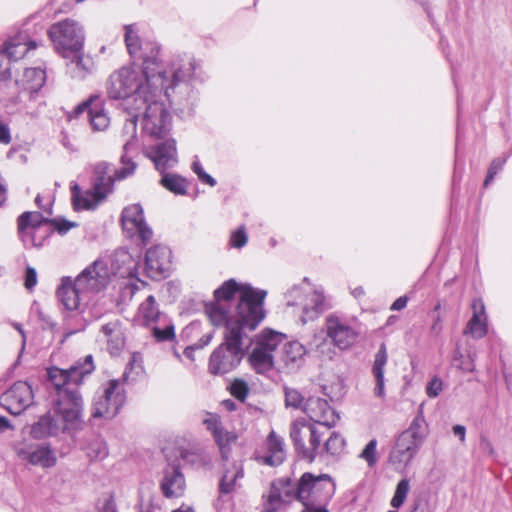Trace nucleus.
Listing matches in <instances>:
<instances>
[{
    "label": "nucleus",
    "mask_w": 512,
    "mask_h": 512,
    "mask_svg": "<svg viewBox=\"0 0 512 512\" xmlns=\"http://www.w3.org/2000/svg\"><path fill=\"white\" fill-rule=\"evenodd\" d=\"M144 154L153 161L155 168L162 174L160 183L163 187L177 195L187 193L188 183L185 178L165 172L174 167L178 161L174 139H167L164 142L148 146L145 148Z\"/></svg>",
    "instance_id": "nucleus-8"
},
{
    "label": "nucleus",
    "mask_w": 512,
    "mask_h": 512,
    "mask_svg": "<svg viewBox=\"0 0 512 512\" xmlns=\"http://www.w3.org/2000/svg\"><path fill=\"white\" fill-rule=\"evenodd\" d=\"M472 309L473 315L467 323L464 334L481 339L488 333V318L483 300L475 298L472 302Z\"/></svg>",
    "instance_id": "nucleus-29"
},
{
    "label": "nucleus",
    "mask_w": 512,
    "mask_h": 512,
    "mask_svg": "<svg viewBox=\"0 0 512 512\" xmlns=\"http://www.w3.org/2000/svg\"><path fill=\"white\" fill-rule=\"evenodd\" d=\"M160 45L152 44L151 55L145 54L144 68L148 79L161 87L170 105L181 112H190L196 102L192 83L201 78V64L192 55L177 54L166 64L159 60Z\"/></svg>",
    "instance_id": "nucleus-1"
},
{
    "label": "nucleus",
    "mask_w": 512,
    "mask_h": 512,
    "mask_svg": "<svg viewBox=\"0 0 512 512\" xmlns=\"http://www.w3.org/2000/svg\"><path fill=\"white\" fill-rule=\"evenodd\" d=\"M244 478V466L241 461L233 462L225 467L219 482V492L230 494L240 487L239 481Z\"/></svg>",
    "instance_id": "nucleus-35"
},
{
    "label": "nucleus",
    "mask_w": 512,
    "mask_h": 512,
    "mask_svg": "<svg viewBox=\"0 0 512 512\" xmlns=\"http://www.w3.org/2000/svg\"><path fill=\"white\" fill-rule=\"evenodd\" d=\"M11 142L10 130L0 119V143L9 144Z\"/></svg>",
    "instance_id": "nucleus-63"
},
{
    "label": "nucleus",
    "mask_w": 512,
    "mask_h": 512,
    "mask_svg": "<svg viewBox=\"0 0 512 512\" xmlns=\"http://www.w3.org/2000/svg\"><path fill=\"white\" fill-rule=\"evenodd\" d=\"M14 452L17 457L33 466L50 468L56 464V456L49 446L44 444H33L18 442L14 445Z\"/></svg>",
    "instance_id": "nucleus-19"
},
{
    "label": "nucleus",
    "mask_w": 512,
    "mask_h": 512,
    "mask_svg": "<svg viewBox=\"0 0 512 512\" xmlns=\"http://www.w3.org/2000/svg\"><path fill=\"white\" fill-rule=\"evenodd\" d=\"M48 218L40 212H24L18 217V232L25 246L40 247L49 236V230L43 231L36 239V234L42 232L43 227L49 226Z\"/></svg>",
    "instance_id": "nucleus-17"
},
{
    "label": "nucleus",
    "mask_w": 512,
    "mask_h": 512,
    "mask_svg": "<svg viewBox=\"0 0 512 512\" xmlns=\"http://www.w3.org/2000/svg\"><path fill=\"white\" fill-rule=\"evenodd\" d=\"M56 295L59 302L67 311H74L88 304V300L78 287H76L71 277H63L61 279V284L57 288Z\"/></svg>",
    "instance_id": "nucleus-28"
},
{
    "label": "nucleus",
    "mask_w": 512,
    "mask_h": 512,
    "mask_svg": "<svg viewBox=\"0 0 512 512\" xmlns=\"http://www.w3.org/2000/svg\"><path fill=\"white\" fill-rule=\"evenodd\" d=\"M279 488H281L282 496L286 502H290L293 499L298 500V487L299 481L294 482L289 478H281L275 482Z\"/></svg>",
    "instance_id": "nucleus-47"
},
{
    "label": "nucleus",
    "mask_w": 512,
    "mask_h": 512,
    "mask_svg": "<svg viewBox=\"0 0 512 512\" xmlns=\"http://www.w3.org/2000/svg\"><path fill=\"white\" fill-rule=\"evenodd\" d=\"M154 87H156L155 81L148 79L144 61L142 62V71L122 67L110 75L106 84L109 98L123 99L128 113L133 112L137 105H144L146 97Z\"/></svg>",
    "instance_id": "nucleus-6"
},
{
    "label": "nucleus",
    "mask_w": 512,
    "mask_h": 512,
    "mask_svg": "<svg viewBox=\"0 0 512 512\" xmlns=\"http://www.w3.org/2000/svg\"><path fill=\"white\" fill-rule=\"evenodd\" d=\"M85 111L88 114V120L94 131H103L109 126L110 119L103 108L102 100L99 96H91L87 101L78 105L75 109V114L79 115Z\"/></svg>",
    "instance_id": "nucleus-27"
},
{
    "label": "nucleus",
    "mask_w": 512,
    "mask_h": 512,
    "mask_svg": "<svg viewBox=\"0 0 512 512\" xmlns=\"http://www.w3.org/2000/svg\"><path fill=\"white\" fill-rule=\"evenodd\" d=\"M325 331L336 347L345 350L357 342L361 334V324L355 318L331 314L325 319Z\"/></svg>",
    "instance_id": "nucleus-13"
},
{
    "label": "nucleus",
    "mask_w": 512,
    "mask_h": 512,
    "mask_svg": "<svg viewBox=\"0 0 512 512\" xmlns=\"http://www.w3.org/2000/svg\"><path fill=\"white\" fill-rule=\"evenodd\" d=\"M409 491H410L409 480L406 478L401 479L398 482L395 492H394V495L391 499V502H390L391 506L395 509L400 508L404 504Z\"/></svg>",
    "instance_id": "nucleus-48"
},
{
    "label": "nucleus",
    "mask_w": 512,
    "mask_h": 512,
    "mask_svg": "<svg viewBox=\"0 0 512 512\" xmlns=\"http://www.w3.org/2000/svg\"><path fill=\"white\" fill-rule=\"evenodd\" d=\"M77 226V223L68 221L63 218H55L49 220V228L56 230L60 235L66 234L70 229Z\"/></svg>",
    "instance_id": "nucleus-56"
},
{
    "label": "nucleus",
    "mask_w": 512,
    "mask_h": 512,
    "mask_svg": "<svg viewBox=\"0 0 512 512\" xmlns=\"http://www.w3.org/2000/svg\"><path fill=\"white\" fill-rule=\"evenodd\" d=\"M306 353V348L300 342H285L283 343L280 360L289 371H295L303 364Z\"/></svg>",
    "instance_id": "nucleus-33"
},
{
    "label": "nucleus",
    "mask_w": 512,
    "mask_h": 512,
    "mask_svg": "<svg viewBox=\"0 0 512 512\" xmlns=\"http://www.w3.org/2000/svg\"><path fill=\"white\" fill-rule=\"evenodd\" d=\"M73 57L67 64V71L69 75L78 80L85 79L88 75L93 72L94 61L89 55L82 53H70Z\"/></svg>",
    "instance_id": "nucleus-36"
},
{
    "label": "nucleus",
    "mask_w": 512,
    "mask_h": 512,
    "mask_svg": "<svg viewBox=\"0 0 512 512\" xmlns=\"http://www.w3.org/2000/svg\"><path fill=\"white\" fill-rule=\"evenodd\" d=\"M46 80L45 70L40 67L27 68L21 79L22 87L30 92H37Z\"/></svg>",
    "instance_id": "nucleus-39"
},
{
    "label": "nucleus",
    "mask_w": 512,
    "mask_h": 512,
    "mask_svg": "<svg viewBox=\"0 0 512 512\" xmlns=\"http://www.w3.org/2000/svg\"><path fill=\"white\" fill-rule=\"evenodd\" d=\"M202 423L213 437L216 434L218 435L220 430L223 428L220 417L213 413H206Z\"/></svg>",
    "instance_id": "nucleus-51"
},
{
    "label": "nucleus",
    "mask_w": 512,
    "mask_h": 512,
    "mask_svg": "<svg viewBox=\"0 0 512 512\" xmlns=\"http://www.w3.org/2000/svg\"><path fill=\"white\" fill-rule=\"evenodd\" d=\"M126 401V394L118 379L107 382L102 391L95 395L92 404L94 418L111 419L115 417Z\"/></svg>",
    "instance_id": "nucleus-12"
},
{
    "label": "nucleus",
    "mask_w": 512,
    "mask_h": 512,
    "mask_svg": "<svg viewBox=\"0 0 512 512\" xmlns=\"http://www.w3.org/2000/svg\"><path fill=\"white\" fill-rule=\"evenodd\" d=\"M304 403V398L298 390L285 388V404L287 407L303 409Z\"/></svg>",
    "instance_id": "nucleus-50"
},
{
    "label": "nucleus",
    "mask_w": 512,
    "mask_h": 512,
    "mask_svg": "<svg viewBox=\"0 0 512 512\" xmlns=\"http://www.w3.org/2000/svg\"><path fill=\"white\" fill-rule=\"evenodd\" d=\"M151 327L152 335L158 342L171 341L175 338V327L174 324L165 318L159 323H156Z\"/></svg>",
    "instance_id": "nucleus-43"
},
{
    "label": "nucleus",
    "mask_w": 512,
    "mask_h": 512,
    "mask_svg": "<svg viewBox=\"0 0 512 512\" xmlns=\"http://www.w3.org/2000/svg\"><path fill=\"white\" fill-rule=\"evenodd\" d=\"M298 501L328 504L335 493V483L329 475L304 473L299 479Z\"/></svg>",
    "instance_id": "nucleus-14"
},
{
    "label": "nucleus",
    "mask_w": 512,
    "mask_h": 512,
    "mask_svg": "<svg viewBox=\"0 0 512 512\" xmlns=\"http://www.w3.org/2000/svg\"><path fill=\"white\" fill-rule=\"evenodd\" d=\"M111 279V271L103 261H95L85 268L74 280L76 287L89 301L90 294L98 293L105 289Z\"/></svg>",
    "instance_id": "nucleus-16"
},
{
    "label": "nucleus",
    "mask_w": 512,
    "mask_h": 512,
    "mask_svg": "<svg viewBox=\"0 0 512 512\" xmlns=\"http://www.w3.org/2000/svg\"><path fill=\"white\" fill-rule=\"evenodd\" d=\"M377 440H370L360 454V458L364 459L369 467H373L377 462L376 457Z\"/></svg>",
    "instance_id": "nucleus-53"
},
{
    "label": "nucleus",
    "mask_w": 512,
    "mask_h": 512,
    "mask_svg": "<svg viewBox=\"0 0 512 512\" xmlns=\"http://www.w3.org/2000/svg\"><path fill=\"white\" fill-rule=\"evenodd\" d=\"M245 293L250 294L246 299L249 306L259 305L264 318L263 303L267 292L256 289L249 284H238L234 279H230L215 290V303L206 306V314L211 323L220 326L227 325L230 320H235L237 323L244 325L239 307L244 301Z\"/></svg>",
    "instance_id": "nucleus-5"
},
{
    "label": "nucleus",
    "mask_w": 512,
    "mask_h": 512,
    "mask_svg": "<svg viewBox=\"0 0 512 512\" xmlns=\"http://www.w3.org/2000/svg\"><path fill=\"white\" fill-rule=\"evenodd\" d=\"M304 508L302 512H329L327 507V504H319L314 502H306V501H300Z\"/></svg>",
    "instance_id": "nucleus-61"
},
{
    "label": "nucleus",
    "mask_w": 512,
    "mask_h": 512,
    "mask_svg": "<svg viewBox=\"0 0 512 512\" xmlns=\"http://www.w3.org/2000/svg\"><path fill=\"white\" fill-rule=\"evenodd\" d=\"M165 316V314L160 312L155 297L153 295H149L139 305L138 310L134 316V322L139 326L150 327L162 321Z\"/></svg>",
    "instance_id": "nucleus-30"
},
{
    "label": "nucleus",
    "mask_w": 512,
    "mask_h": 512,
    "mask_svg": "<svg viewBox=\"0 0 512 512\" xmlns=\"http://www.w3.org/2000/svg\"><path fill=\"white\" fill-rule=\"evenodd\" d=\"M143 372L142 356L140 353H133L123 372L122 378L119 379L121 384L134 382Z\"/></svg>",
    "instance_id": "nucleus-42"
},
{
    "label": "nucleus",
    "mask_w": 512,
    "mask_h": 512,
    "mask_svg": "<svg viewBox=\"0 0 512 512\" xmlns=\"http://www.w3.org/2000/svg\"><path fill=\"white\" fill-rule=\"evenodd\" d=\"M303 412L316 424L325 428L333 427L339 417L326 399L311 396L303 406Z\"/></svg>",
    "instance_id": "nucleus-23"
},
{
    "label": "nucleus",
    "mask_w": 512,
    "mask_h": 512,
    "mask_svg": "<svg viewBox=\"0 0 512 512\" xmlns=\"http://www.w3.org/2000/svg\"><path fill=\"white\" fill-rule=\"evenodd\" d=\"M249 360L256 372L263 374L273 367L274 355L255 345Z\"/></svg>",
    "instance_id": "nucleus-40"
},
{
    "label": "nucleus",
    "mask_w": 512,
    "mask_h": 512,
    "mask_svg": "<svg viewBox=\"0 0 512 512\" xmlns=\"http://www.w3.org/2000/svg\"><path fill=\"white\" fill-rule=\"evenodd\" d=\"M125 43L131 56L140 57L142 59L145 54L151 55L152 44H157L156 42H149L143 47L133 25L125 27Z\"/></svg>",
    "instance_id": "nucleus-37"
},
{
    "label": "nucleus",
    "mask_w": 512,
    "mask_h": 512,
    "mask_svg": "<svg viewBox=\"0 0 512 512\" xmlns=\"http://www.w3.org/2000/svg\"><path fill=\"white\" fill-rule=\"evenodd\" d=\"M37 46L38 43L31 38L28 30L21 29L4 42L1 52L10 61H18L22 59L29 50L35 49Z\"/></svg>",
    "instance_id": "nucleus-25"
},
{
    "label": "nucleus",
    "mask_w": 512,
    "mask_h": 512,
    "mask_svg": "<svg viewBox=\"0 0 512 512\" xmlns=\"http://www.w3.org/2000/svg\"><path fill=\"white\" fill-rule=\"evenodd\" d=\"M100 332L107 343L109 353L111 355H117L125 344L121 321L116 319L102 325Z\"/></svg>",
    "instance_id": "nucleus-31"
},
{
    "label": "nucleus",
    "mask_w": 512,
    "mask_h": 512,
    "mask_svg": "<svg viewBox=\"0 0 512 512\" xmlns=\"http://www.w3.org/2000/svg\"><path fill=\"white\" fill-rule=\"evenodd\" d=\"M305 285L310 286L308 278H304L302 284L293 285L284 294L286 305L294 309L302 324L315 320L329 307L322 287L312 289Z\"/></svg>",
    "instance_id": "nucleus-7"
},
{
    "label": "nucleus",
    "mask_w": 512,
    "mask_h": 512,
    "mask_svg": "<svg viewBox=\"0 0 512 512\" xmlns=\"http://www.w3.org/2000/svg\"><path fill=\"white\" fill-rule=\"evenodd\" d=\"M164 92L161 87H154L150 90L146 103L144 105H137L133 112H129L130 119L126 120L125 129L131 130L130 139L123 145V153L121 155L122 167L117 172L118 179H125L134 174L137 167L133 161V154L137 150L136 138V121L139 116H142V130L152 138H163L171 129V115L162 101Z\"/></svg>",
    "instance_id": "nucleus-2"
},
{
    "label": "nucleus",
    "mask_w": 512,
    "mask_h": 512,
    "mask_svg": "<svg viewBox=\"0 0 512 512\" xmlns=\"http://www.w3.org/2000/svg\"><path fill=\"white\" fill-rule=\"evenodd\" d=\"M248 242V235L244 227H239L231 233L229 244L232 248L241 249Z\"/></svg>",
    "instance_id": "nucleus-54"
},
{
    "label": "nucleus",
    "mask_w": 512,
    "mask_h": 512,
    "mask_svg": "<svg viewBox=\"0 0 512 512\" xmlns=\"http://www.w3.org/2000/svg\"><path fill=\"white\" fill-rule=\"evenodd\" d=\"M87 310L88 304L81 306L79 309H75L74 311H68L67 315L64 317V334L62 341L76 333L84 331L91 321L98 319L101 316L100 313L92 309H89V311Z\"/></svg>",
    "instance_id": "nucleus-26"
},
{
    "label": "nucleus",
    "mask_w": 512,
    "mask_h": 512,
    "mask_svg": "<svg viewBox=\"0 0 512 512\" xmlns=\"http://www.w3.org/2000/svg\"><path fill=\"white\" fill-rule=\"evenodd\" d=\"M283 503H286V501L282 496L281 488L274 482L266 497L263 512H277Z\"/></svg>",
    "instance_id": "nucleus-45"
},
{
    "label": "nucleus",
    "mask_w": 512,
    "mask_h": 512,
    "mask_svg": "<svg viewBox=\"0 0 512 512\" xmlns=\"http://www.w3.org/2000/svg\"><path fill=\"white\" fill-rule=\"evenodd\" d=\"M186 480L176 463H168L162 471L160 490L166 498H179L184 495Z\"/></svg>",
    "instance_id": "nucleus-24"
},
{
    "label": "nucleus",
    "mask_w": 512,
    "mask_h": 512,
    "mask_svg": "<svg viewBox=\"0 0 512 512\" xmlns=\"http://www.w3.org/2000/svg\"><path fill=\"white\" fill-rule=\"evenodd\" d=\"M268 455L264 457V463L270 466H277L285 459L283 441L275 432H271L267 438Z\"/></svg>",
    "instance_id": "nucleus-38"
},
{
    "label": "nucleus",
    "mask_w": 512,
    "mask_h": 512,
    "mask_svg": "<svg viewBox=\"0 0 512 512\" xmlns=\"http://www.w3.org/2000/svg\"><path fill=\"white\" fill-rule=\"evenodd\" d=\"M48 36L56 52L63 57H69L70 53H79L85 41L83 26L69 18L54 23L48 30Z\"/></svg>",
    "instance_id": "nucleus-11"
},
{
    "label": "nucleus",
    "mask_w": 512,
    "mask_h": 512,
    "mask_svg": "<svg viewBox=\"0 0 512 512\" xmlns=\"http://www.w3.org/2000/svg\"><path fill=\"white\" fill-rule=\"evenodd\" d=\"M319 426L306 421L297 420L293 422L290 429V436L297 453L303 458L312 462L320 448L321 436Z\"/></svg>",
    "instance_id": "nucleus-15"
},
{
    "label": "nucleus",
    "mask_w": 512,
    "mask_h": 512,
    "mask_svg": "<svg viewBox=\"0 0 512 512\" xmlns=\"http://www.w3.org/2000/svg\"><path fill=\"white\" fill-rule=\"evenodd\" d=\"M427 436L425 420L421 416L413 419L410 426L396 438L389 454V461L396 468L406 467L419 452Z\"/></svg>",
    "instance_id": "nucleus-10"
},
{
    "label": "nucleus",
    "mask_w": 512,
    "mask_h": 512,
    "mask_svg": "<svg viewBox=\"0 0 512 512\" xmlns=\"http://www.w3.org/2000/svg\"><path fill=\"white\" fill-rule=\"evenodd\" d=\"M388 361V354L385 343H382L375 354L372 366V374L375 379L374 395L383 399L385 397L384 368Z\"/></svg>",
    "instance_id": "nucleus-34"
},
{
    "label": "nucleus",
    "mask_w": 512,
    "mask_h": 512,
    "mask_svg": "<svg viewBox=\"0 0 512 512\" xmlns=\"http://www.w3.org/2000/svg\"><path fill=\"white\" fill-rule=\"evenodd\" d=\"M180 457L195 469H211L213 466L212 454L199 445L181 449Z\"/></svg>",
    "instance_id": "nucleus-32"
},
{
    "label": "nucleus",
    "mask_w": 512,
    "mask_h": 512,
    "mask_svg": "<svg viewBox=\"0 0 512 512\" xmlns=\"http://www.w3.org/2000/svg\"><path fill=\"white\" fill-rule=\"evenodd\" d=\"M57 419L50 414L43 415L30 427V435L32 438L41 440L47 437L57 436L60 432L72 431L80 429L82 425V417L79 418L75 425L68 423L54 412Z\"/></svg>",
    "instance_id": "nucleus-22"
},
{
    "label": "nucleus",
    "mask_w": 512,
    "mask_h": 512,
    "mask_svg": "<svg viewBox=\"0 0 512 512\" xmlns=\"http://www.w3.org/2000/svg\"><path fill=\"white\" fill-rule=\"evenodd\" d=\"M95 369L92 355L76 362L68 370L57 367L47 369L48 380L57 392L54 412L61 416L68 425H75L82 417L83 399L78 386L86 375Z\"/></svg>",
    "instance_id": "nucleus-4"
},
{
    "label": "nucleus",
    "mask_w": 512,
    "mask_h": 512,
    "mask_svg": "<svg viewBox=\"0 0 512 512\" xmlns=\"http://www.w3.org/2000/svg\"><path fill=\"white\" fill-rule=\"evenodd\" d=\"M32 387L24 381L15 382L0 397L1 406L12 415H19L33 403Z\"/></svg>",
    "instance_id": "nucleus-18"
},
{
    "label": "nucleus",
    "mask_w": 512,
    "mask_h": 512,
    "mask_svg": "<svg viewBox=\"0 0 512 512\" xmlns=\"http://www.w3.org/2000/svg\"><path fill=\"white\" fill-rule=\"evenodd\" d=\"M442 387H443L442 380L438 377H434L428 382V384L426 386V393L429 397L435 398L442 391Z\"/></svg>",
    "instance_id": "nucleus-59"
},
{
    "label": "nucleus",
    "mask_w": 512,
    "mask_h": 512,
    "mask_svg": "<svg viewBox=\"0 0 512 512\" xmlns=\"http://www.w3.org/2000/svg\"><path fill=\"white\" fill-rule=\"evenodd\" d=\"M121 223L129 236L137 235L144 244L153 236L152 230L145 222L143 208L140 204H131L125 207L122 211Z\"/></svg>",
    "instance_id": "nucleus-21"
},
{
    "label": "nucleus",
    "mask_w": 512,
    "mask_h": 512,
    "mask_svg": "<svg viewBox=\"0 0 512 512\" xmlns=\"http://www.w3.org/2000/svg\"><path fill=\"white\" fill-rule=\"evenodd\" d=\"M230 393L243 402L249 393L248 384L242 379H235L230 385Z\"/></svg>",
    "instance_id": "nucleus-52"
},
{
    "label": "nucleus",
    "mask_w": 512,
    "mask_h": 512,
    "mask_svg": "<svg viewBox=\"0 0 512 512\" xmlns=\"http://www.w3.org/2000/svg\"><path fill=\"white\" fill-rule=\"evenodd\" d=\"M463 358V354L461 353L460 349L457 348L453 354V361L455 365L465 372H473L475 369L474 357L469 355V361L466 362L463 360Z\"/></svg>",
    "instance_id": "nucleus-55"
},
{
    "label": "nucleus",
    "mask_w": 512,
    "mask_h": 512,
    "mask_svg": "<svg viewBox=\"0 0 512 512\" xmlns=\"http://www.w3.org/2000/svg\"><path fill=\"white\" fill-rule=\"evenodd\" d=\"M37 284V272L32 267L26 268L24 286L27 290H32Z\"/></svg>",
    "instance_id": "nucleus-60"
},
{
    "label": "nucleus",
    "mask_w": 512,
    "mask_h": 512,
    "mask_svg": "<svg viewBox=\"0 0 512 512\" xmlns=\"http://www.w3.org/2000/svg\"><path fill=\"white\" fill-rule=\"evenodd\" d=\"M35 203L37 204V206L40 209H42L43 211L47 212L48 214L52 213V211H51L52 203H51L50 197L45 199L41 195H37L36 198H35Z\"/></svg>",
    "instance_id": "nucleus-62"
},
{
    "label": "nucleus",
    "mask_w": 512,
    "mask_h": 512,
    "mask_svg": "<svg viewBox=\"0 0 512 512\" xmlns=\"http://www.w3.org/2000/svg\"><path fill=\"white\" fill-rule=\"evenodd\" d=\"M87 456L93 460H103L108 456L106 443L100 437L93 438L85 448Z\"/></svg>",
    "instance_id": "nucleus-46"
},
{
    "label": "nucleus",
    "mask_w": 512,
    "mask_h": 512,
    "mask_svg": "<svg viewBox=\"0 0 512 512\" xmlns=\"http://www.w3.org/2000/svg\"><path fill=\"white\" fill-rule=\"evenodd\" d=\"M244 295V301L239 307L244 325L235 320H230L227 325H224V342L212 352L209 358L208 370L213 375L229 373L240 364L246 348L247 333L256 329L263 320L259 305L249 306L246 299L250 294Z\"/></svg>",
    "instance_id": "nucleus-3"
},
{
    "label": "nucleus",
    "mask_w": 512,
    "mask_h": 512,
    "mask_svg": "<svg viewBox=\"0 0 512 512\" xmlns=\"http://www.w3.org/2000/svg\"><path fill=\"white\" fill-rule=\"evenodd\" d=\"M171 250L164 245H156L146 251L145 273L153 280L166 278L171 268Z\"/></svg>",
    "instance_id": "nucleus-20"
},
{
    "label": "nucleus",
    "mask_w": 512,
    "mask_h": 512,
    "mask_svg": "<svg viewBox=\"0 0 512 512\" xmlns=\"http://www.w3.org/2000/svg\"><path fill=\"white\" fill-rule=\"evenodd\" d=\"M284 340L285 335L272 330H264L257 336L255 345L273 354Z\"/></svg>",
    "instance_id": "nucleus-41"
},
{
    "label": "nucleus",
    "mask_w": 512,
    "mask_h": 512,
    "mask_svg": "<svg viewBox=\"0 0 512 512\" xmlns=\"http://www.w3.org/2000/svg\"><path fill=\"white\" fill-rule=\"evenodd\" d=\"M506 163V158H496L492 161L487 176L484 180V186L487 187L494 179L495 175L502 170L504 164Z\"/></svg>",
    "instance_id": "nucleus-57"
},
{
    "label": "nucleus",
    "mask_w": 512,
    "mask_h": 512,
    "mask_svg": "<svg viewBox=\"0 0 512 512\" xmlns=\"http://www.w3.org/2000/svg\"><path fill=\"white\" fill-rule=\"evenodd\" d=\"M118 171L115 170L111 174L107 163H98L95 166V179L91 188L81 190L77 184L71 187V199L74 209L76 211L94 210L112 191L114 181L119 180L116 176Z\"/></svg>",
    "instance_id": "nucleus-9"
},
{
    "label": "nucleus",
    "mask_w": 512,
    "mask_h": 512,
    "mask_svg": "<svg viewBox=\"0 0 512 512\" xmlns=\"http://www.w3.org/2000/svg\"><path fill=\"white\" fill-rule=\"evenodd\" d=\"M212 338H213V333H211V332L206 333L194 344V346L197 349H202L211 342Z\"/></svg>",
    "instance_id": "nucleus-64"
},
{
    "label": "nucleus",
    "mask_w": 512,
    "mask_h": 512,
    "mask_svg": "<svg viewBox=\"0 0 512 512\" xmlns=\"http://www.w3.org/2000/svg\"><path fill=\"white\" fill-rule=\"evenodd\" d=\"M213 438L219 448L222 459L227 460L231 452V446L237 440V435L233 432L227 431L223 427L220 430V433L218 435L216 434Z\"/></svg>",
    "instance_id": "nucleus-44"
},
{
    "label": "nucleus",
    "mask_w": 512,
    "mask_h": 512,
    "mask_svg": "<svg viewBox=\"0 0 512 512\" xmlns=\"http://www.w3.org/2000/svg\"><path fill=\"white\" fill-rule=\"evenodd\" d=\"M192 170L198 176L201 182L208 184L211 187H214L217 184L216 180L204 171L199 161H194L192 163Z\"/></svg>",
    "instance_id": "nucleus-58"
},
{
    "label": "nucleus",
    "mask_w": 512,
    "mask_h": 512,
    "mask_svg": "<svg viewBox=\"0 0 512 512\" xmlns=\"http://www.w3.org/2000/svg\"><path fill=\"white\" fill-rule=\"evenodd\" d=\"M345 445L344 438L336 432H333L325 442L324 448L331 455L339 454Z\"/></svg>",
    "instance_id": "nucleus-49"
}]
</instances>
